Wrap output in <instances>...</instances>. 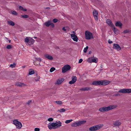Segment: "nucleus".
Instances as JSON below:
<instances>
[{
    "label": "nucleus",
    "mask_w": 131,
    "mask_h": 131,
    "mask_svg": "<svg viewBox=\"0 0 131 131\" xmlns=\"http://www.w3.org/2000/svg\"><path fill=\"white\" fill-rule=\"evenodd\" d=\"M95 20H97L98 19V15H96L93 16Z\"/></svg>",
    "instance_id": "nucleus-44"
},
{
    "label": "nucleus",
    "mask_w": 131,
    "mask_h": 131,
    "mask_svg": "<svg viewBox=\"0 0 131 131\" xmlns=\"http://www.w3.org/2000/svg\"><path fill=\"white\" fill-rule=\"evenodd\" d=\"M106 23L109 26L112 28L114 26L112 21L109 19H107L106 20Z\"/></svg>",
    "instance_id": "nucleus-14"
},
{
    "label": "nucleus",
    "mask_w": 131,
    "mask_h": 131,
    "mask_svg": "<svg viewBox=\"0 0 131 131\" xmlns=\"http://www.w3.org/2000/svg\"><path fill=\"white\" fill-rule=\"evenodd\" d=\"M77 78L76 76H73L72 78V80L75 82L77 80Z\"/></svg>",
    "instance_id": "nucleus-29"
},
{
    "label": "nucleus",
    "mask_w": 131,
    "mask_h": 131,
    "mask_svg": "<svg viewBox=\"0 0 131 131\" xmlns=\"http://www.w3.org/2000/svg\"><path fill=\"white\" fill-rule=\"evenodd\" d=\"M72 121V119L67 120L65 121V123L66 124H68L71 122Z\"/></svg>",
    "instance_id": "nucleus-43"
},
{
    "label": "nucleus",
    "mask_w": 131,
    "mask_h": 131,
    "mask_svg": "<svg viewBox=\"0 0 131 131\" xmlns=\"http://www.w3.org/2000/svg\"><path fill=\"white\" fill-rule=\"evenodd\" d=\"M45 57L50 60H52L53 59V57L48 54H46L45 55Z\"/></svg>",
    "instance_id": "nucleus-19"
},
{
    "label": "nucleus",
    "mask_w": 131,
    "mask_h": 131,
    "mask_svg": "<svg viewBox=\"0 0 131 131\" xmlns=\"http://www.w3.org/2000/svg\"><path fill=\"white\" fill-rule=\"evenodd\" d=\"M29 40H30L28 38V37H26L25 38V42L26 43V44L27 46H30V44L28 43V42L29 41Z\"/></svg>",
    "instance_id": "nucleus-21"
},
{
    "label": "nucleus",
    "mask_w": 131,
    "mask_h": 131,
    "mask_svg": "<svg viewBox=\"0 0 131 131\" xmlns=\"http://www.w3.org/2000/svg\"><path fill=\"white\" fill-rule=\"evenodd\" d=\"M93 16L98 15V11L96 10H94L93 11Z\"/></svg>",
    "instance_id": "nucleus-31"
},
{
    "label": "nucleus",
    "mask_w": 131,
    "mask_h": 131,
    "mask_svg": "<svg viewBox=\"0 0 131 131\" xmlns=\"http://www.w3.org/2000/svg\"><path fill=\"white\" fill-rule=\"evenodd\" d=\"M35 60H33V61H39L40 62L41 61V60L40 59V58H35Z\"/></svg>",
    "instance_id": "nucleus-39"
},
{
    "label": "nucleus",
    "mask_w": 131,
    "mask_h": 131,
    "mask_svg": "<svg viewBox=\"0 0 131 131\" xmlns=\"http://www.w3.org/2000/svg\"><path fill=\"white\" fill-rule=\"evenodd\" d=\"M40 129L39 128H36L35 129V131H39Z\"/></svg>",
    "instance_id": "nucleus-51"
},
{
    "label": "nucleus",
    "mask_w": 131,
    "mask_h": 131,
    "mask_svg": "<svg viewBox=\"0 0 131 131\" xmlns=\"http://www.w3.org/2000/svg\"><path fill=\"white\" fill-rule=\"evenodd\" d=\"M46 8L47 9H50V7H46Z\"/></svg>",
    "instance_id": "nucleus-60"
},
{
    "label": "nucleus",
    "mask_w": 131,
    "mask_h": 131,
    "mask_svg": "<svg viewBox=\"0 0 131 131\" xmlns=\"http://www.w3.org/2000/svg\"><path fill=\"white\" fill-rule=\"evenodd\" d=\"M129 32V30L128 29L124 30L123 31V33L124 34H126Z\"/></svg>",
    "instance_id": "nucleus-42"
},
{
    "label": "nucleus",
    "mask_w": 131,
    "mask_h": 131,
    "mask_svg": "<svg viewBox=\"0 0 131 131\" xmlns=\"http://www.w3.org/2000/svg\"><path fill=\"white\" fill-rule=\"evenodd\" d=\"M30 70L31 71H29V74L30 75L33 74L35 73L34 70L32 69H30Z\"/></svg>",
    "instance_id": "nucleus-28"
},
{
    "label": "nucleus",
    "mask_w": 131,
    "mask_h": 131,
    "mask_svg": "<svg viewBox=\"0 0 131 131\" xmlns=\"http://www.w3.org/2000/svg\"><path fill=\"white\" fill-rule=\"evenodd\" d=\"M8 23L9 25L14 26L15 25V23L13 21H8Z\"/></svg>",
    "instance_id": "nucleus-24"
},
{
    "label": "nucleus",
    "mask_w": 131,
    "mask_h": 131,
    "mask_svg": "<svg viewBox=\"0 0 131 131\" xmlns=\"http://www.w3.org/2000/svg\"><path fill=\"white\" fill-rule=\"evenodd\" d=\"M48 120L49 122H51L53 120V118H50L48 119Z\"/></svg>",
    "instance_id": "nucleus-46"
},
{
    "label": "nucleus",
    "mask_w": 131,
    "mask_h": 131,
    "mask_svg": "<svg viewBox=\"0 0 131 131\" xmlns=\"http://www.w3.org/2000/svg\"><path fill=\"white\" fill-rule=\"evenodd\" d=\"M85 39L88 40L90 39L93 38L92 33L87 31H85Z\"/></svg>",
    "instance_id": "nucleus-3"
},
{
    "label": "nucleus",
    "mask_w": 131,
    "mask_h": 131,
    "mask_svg": "<svg viewBox=\"0 0 131 131\" xmlns=\"http://www.w3.org/2000/svg\"><path fill=\"white\" fill-rule=\"evenodd\" d=\"M19 9L20 10H22L24 12L25 11V8H24L23 7L21 6L19 7Z\"/></svg>",
    "instance_id": "nucleus-40"
},
{
    "label": "nucleus",
    "mask_w": 131,
    "mask_h": 131,
    "mask_svg": "<svg viewBox=\"0 0 131 131\" xmlns=\"http://www.w3.org/2000/svg\"><path fill=\"white\" fill-rule=\"evenodd\" d=\"M29 42H28V43L29 44H30V45H32L35 41L33 39L31 38L29 40Z\"/></svg>",
    "instance_id": "nucleus-25"
},
{
    "label": "nucleus",
    "mask_w": 131,
    "mask_h": 131,
    "mask_svg": "<svg viewBox=\"0 0 131 131\" xmlns=\"http://www.w3.org/2000/svg\"><path fill=\"white\" fill-rule=\"evenodd\" d=\"M121 95L119 94V93H118L117 94H114L113 96H120Z\"/></svg>",
    "instance_id": "nucleus-54"
},
{
    "label": "nucleus",
    "mask_w": 131,
    "mask_h": 131,
    "mask_svg": "<svg viewBox=\"0 0 131 131\" xmlns=\"http://www.w3.org/2000/svg\"><path fill=\"white\" fill-rule=\"evenodd\" d=\"M65 27H63L62 28V29L64 31L66 32V29L65 28Z\"/></svg>",
    "instance_id": "nucleus-55"
},
{
    "label": "nucleus",
    "mask_w": 131,
    "mask_h": 131,
    "mask_svg": "<svg viewBox=\"0 0 131 131\" xmlns=\"http://www.w3.org/2000/svg\"><path fill=\"white\" fill-rule=\"evenodd\" d=\"M71 126L73 127H76L77 126H79L78 122L73 123L71 125Z\"/></svg>",
    "instance_id": "nucleus-23"
},
{
    "label": "nucleus",
    "mask_w": 131,
    "mask_h": 131,
    "mask_svg": "<svg viewBox=\"0 0 131 131\" xmlns=\"http://www.w3.org/2000/svg\"><path fill=\"white\" fill-rule=\"evenodd\" d=\"M60 80L61 81L62 83L63 81H64V78H62L60 79Z\"/></svg>",
    "instance_id": "nucleus-53"
},
{
    "label": "nucleus",
    "mask_w": 131,
    "mask_h": 131,
    "mask_svg": "<svg viewBox=\"0 0 131 131\" xmlns=\"http://www.w3.org/2000/svg\"><path fill=\"white\" fill-rule=\"evenodd\" d=\"M115 26L117 27H119L120 28H122V27L123 25V24L119 21H118L116 22L115 23Z\"/></svg>",
    "instance_id": "nucleus-15"
},
{
    "label": "nucleus",
    "mask_w": 131,
    "mask_h": 131,
    "mask_svg": "<svg viewBox=\"0 0 131 131\" xmlns=\"http://www.w3.org/2000/svg\"><path fill=\"white\" fill-rule=\"evenodd\" d=\"M72 32L73 33V34H75V32H74V31H73Z\"/></svg>",
    "instance_id": "nucleus-63"
},
{
    "label": "nucleus",
    "mask_w": 131,
    "mask_h": 131,
    "mask_svg": "<svg viewBox=\"0 0 131 131\" xmlns=\"http://www.w3.org/2000/svg\"><path fill=\"white\" fill-rule=\"evenodd\" d=\"M25 11L26 12H25V14H27L28 15H30L31 13V11L30 10H28L27 11V9L25 8Z\"/></svg>",
    "instance_id": "nucleus-27"
},
{
    "label": "nucleus",
    "mask_w": 131,
    "mask_h": 131,
    "mask_svg": "<svg viewBox=\"0 0 131 131\" xmlns=\"http://www.w3.org/2000/svg\"><path fill=\"white\" fill-rule=\"evenodd\" d=\"M58 21V19L57 18H54L53 20V22L54 23H57Z\"/></svg>",
    "instance_id": "nucleus-45"
},
{
    "label": "nucleus",
    "mask_w": 131,
    "mask_h": 131,
    "mask_svg": "<svg viewBox=\"0 0 131 131\" xmlns=\"http://www.w3.org/2000/svg\"><path fill=\"white\" fill-rule=\"evenodd\" d=\"M83 61V60L82 59H79V63H81L82 61Z\"/></svg>",
    "instance_id": "nucleus-52"
},
{
    "label": "nucleus",
    "mask_w": 131,
    "mask_h": 131,
    "mask_svg": "<svg viewBox=\"0 0 131 131\" xmlns=\"http://www.w3.org/2000/svg\"><path fill=\"white\" fill-rule=\"evenodd\" d=\"M113 49L117 50L118 51L120 50L121 49V48L119 45L118 44H114L113 45Z\"/></svg>",
    "instance_id": "nucleus-12"
},
{
    "label": "nucleus",
    "mask_w": 131,
    "mask_h": 131,
    "mask_svg": "<svg viewBox=\"0 0 131 131\" xmlns=\"http://www.w3.org/2000/svg\"><path fill=\"white\" fill-rule=\"evenodd\" d=\"M110 82V81L106 80H101V85H108Z\"/></svg>",
    "instance_id": "nucleus-13"
},
{
    "label": "nucleus",
    "mask_w": 131,
    "mask_h": 131,
    "mask_svg": "<svg viewBox=\"0 0 131 131\" xmlns=\"http://www.w3.org/2000/svg\"><path fill=\"white\" fill-rule=\"evenodd\" d=\"M98 58L94 56L89 58L88 59V61L89 63L94 62L96 63L98 61Z\"/></svg>",
    "instance_id": "nucleus-9"
},
{
    "label": "nucleus",
    "mask_w": 131,
    "mask_h": 131,
    "mask_svg": "<svg viewBox=\"0 0 131 131\" xmlns=\"http://www.w3.org/2000/svg\"><path fill=\"white\" fill-rule=\"evenodd\" d=\"M16 66V64L15 63H14L13 64H11L10 65L9 67H10L13 68L15 67Z\"/></svg>",
    "instance_id": "nucleus-33"
},
{
    "label": "nucleus",
    "mask_w": 131,
    "mask_h": 131,
    "mask_svg": "<svg viewBox=\"0 0 131 131\" xmlns=\"http://www.w3.org/2000/svg\"><path fill=\"white\" fill-rule=\"evenodd\" d=\"M9 42L10 43L11 42V40H9Z\"/></svg>",
    "instance_id": "nucleus-64"
},
{
    "label": "nucleus",
    "mask_w": 131,
    "mask_h": 131,
    "mask_svg": "<svg viewBox=\"0 0 131 131\" xmlns=\"http://www.w3.org/2000/svg\"><path fill=\"white\" fill-rule=\"evenodd\" d=\"M31 101H32L31 100H29L26 103V104L29 105L30 104V103H31Z\"/></svg>",
    "instance_id": "nucleus-47"
},
{
    "label": "nucleus",
    "mask_w": 131,
    "mask_h": 131,
    "mask_svg": "<svg viewBox=\"0 0 131 131\" xmlns=\"http://www.w3.org/2000/svg\"><path fill=\"white\" fill-rule=\"evenodd\" d=\"M13 124L15 125L17 128L20 129L22 127V125L21 123L18 121V119H15L13 121Z\"/></svg>",
    "instance_id": "nucleus-4"
},
{
    "label": "nucleus",
    "mask_w": 131,
    "mask_h": 131,
    "mask_svg": "<svg viewBox=\"0 0 131 131\" xmlns=\"http://www.w3.org/2000/svg\"><path fill=\"white\" fill-rule=\"evenodd\" d=\"M113 28V30L114 33L116 35H118L119 33V30L117 28H115L114 26Z\"/></svg>",
    "instance_id": "nucleus-18"
},
{
    "label": "nucleus",
    "mask_w": 131,
    "mask_h": 131,
    "mask_svg": "<svg viewBox=\"0 0 131 131\" xmlns=\"http://www.w3.org/2000/svg\"><path fill=\"white\" fill-rule=\"evenodd\" d=\"M58 122H57V121H56V122L55 123H58V125H59V123Z\"/></svg>",
    "instance_id": "nucleus-62"
},
{
    "label": "nucleus",
    "mask_w": 131,
    "mask_h": 131,
    "mask_svg": "<svg viewBox=\"0 0 131 131\" xmlns=\"http://www.w3.org/2000/svg\"><path fill=\"white\" fill-rule=\"evenodd\" d=\"M118 93H131V89H123L120 90Z\"/></svg>",
    "instance_id": "nucleus-8"
},
{
    "label": "nucleus",
    "mask_w": 131,
    "mask_h": 131,
    "mask_svg": "<svg viewBox=\"0 0 131 131\" xmlns=\"http://www.w3.org/2000/svg\"><path fill=\"white\" fill-rule=\"evenodd\" d=\"M50 25H51V26H52V28H53L54 27V25L53 23H51H51H50Z\"/></svg>",
    "instance_id": "nucleus-50"
},
{
    "label": "nucleus",
    "mask_w": 131,
    "mask_h": 131,
    "mask_svg": "<svg viewBox=\"0 0 131 131\" xmlns=\"http://www.w3.org/2000/svg\"><path fill=\"white\" fill-rule=\"evenodd\" d=\"M13 46L12 45H7L6 47V48L8 49H10L12 48Z\"/></svg>",
    "instance_id": "nucleus-37"
},
{
    "label": "nucleus",
    "mask_w": 131,
    "mask_h": 131,
    "mask_svg": "<svg viewBox=\"0 0 131 131\" xmlns=\"http://www.w3.org/2000/svg\"><path fill=\"white\" fill-rule=\"evenodd\" d=\"M21 48H24V46L23 45H22V46H21Z\"/></svg>",
    "instance_id": "nucleus-61"
},
{
    "label": "nucleus",
    "mask_w": 131,
    "mask_h": 131,
    "mask_svg": "<svg viewBox=\"0 0 131 131\" xmlns=\"http://www.w3.org/2000/svg\"><path fill=\"white\" fill-rule=\"evenodd\" d=\"M39 77H39V78L37 80V79H35V81H39V80L40 79Z\"/></svg>",
    "instance_id": "nucleus-57"
},
{
    "label": "nucleus",
    "mask_w": 131,
    "mask_h": 131,
    "mask_svg": "<svg viewBox=\"0 0 131 131\" xmlns=\"http://www.w3.org/2000/svg\"><path fill=\"white\" fill-rule=\"evenodd\" d=\"M21 16L22 17H23V18H25V14L22 15H21Z\"/></svg>",
    "instance_id": "nucleus-58"
},
{
    "label": "nucleus",
    "mask_w": 131,
    "mask_h": 131,
    "mask_svg": "<svg viewBox=\"0 0 131 131\" xmlns=\"http://www.w3.org/2000/svg\"><path fill=\"white\" fill-rule=\"evenodd\" d=\"M12 13L13 14L15 15H17V12L15 11H13L12 12Z\"/></svg>",
    "instance_id": "nucleus-49"
},
{
    "label": "nucleus",
    "mask_w": 131,
    "mask_h": 131,
    "mask_svg": "<svg viewBox=\"0 0 131 131\" xmlns=\"http://www.w3.org/2000/svg\"><path fill=\"white\" fill-rule=\"evenodd\" d=\"M51 22V20H49L47 21L44 24L47 27H48L50 25Z\"/></svg>",
    "instance_id": "nucleus-20"
},
{
    "label": "nucleus",
    "mask_w": 131,
    "mask_h": 131,
    "mask_svg": "<svg viewBox=\"0 0 131 131\" xmlns=\"http://www.w3.org/2000/svg\"><path fill=\"white\" fill-rule=\"evenodd\" d=\"M29 15H25V18H28V19L30 20H31V17H29Z\"/></svg>",
    "instance_id": "nucleus-41"
},
{
    "label": "nucleus",
    "mask_w": 131,
    "mask_h": 131,
    "mask_svg": "<svg viewBox=\"0 0 131 131\" xmlns=\"http://www.w3.org/2000/svg\"><path fill=\"white\" fill-rule=\"evenodd\" d=\"M71 38H72L74 41L76 42L78 41V38L77 36L75 35L74 34H71Z\"/></svg>",
    "instance_id": "nucleus-11"
},
{
    "label": "nucleus",
    "mask_w": 131,
    "mask_h": 131,
    "mask_svg": "<svg viewBox=\"0 0 131 131\" xmlns=\"http://www.w3.org/2000/svg\"><path fill=\"white\" fill-rule=\"evenodd\" d=\"M108 43L109 44H111L113 43V42L110 41V40H109L108 41Z\"/></svg>",
    "instance_id": "nucleus-56"
},
{
    "label": "nucleus",
    "mask_w": 131,
    "mask_h": 131,
    "mask_svg": "<svg viewBox=\"0 0 131 131\" xmlns=\"http://www.w3.org/2000/svg\"><path fill=\"white\" fill-rule=\"evenodd\" d=\"M56 70L55 68L54 67H52L51 68L50 70V71L51 72H53V71H54Z\"/></svg>",
    "instance_id": "nucleus-36"
},
{
    "label": "nucleus",
    "mask_w": 131,
    "mask_h": 131,
    "mask_svg": "<svg viewBox=\"0 0 131 131\" xmlns=\"http://www.w3.org/2000/svg\"><path fill=\"white\" fill-rule=\"evenodd\" d=\"M117 107V105H110L107 107L104 106L100 108L99 109V110L101 112H105L109 111L110 110L114 109Z\"/></svg>",
    "instance_id": "nucleus-1"
},
{
    "label": "nucleus",
    "mask_w": 131,
    "mask_h": 131,
    "mask_svg": "<svg viewBox=\"0 0 131 131\" xmlns=\"http://www.w3.org/2000/svg\"><path fill=\"white\" fill-rule=\"evenodd\" d=\"M103 126V125H97L90 127L89 129L91 131H96L100 129Z\"/></svg>",
    "instance_id": "nucleus-5"
},
{
    "label": "nucleus",
    "mask_w": 131,
    "mask_h": 131,
    "mask_svg": "<svg viewBox=\"0 0 131 131\" xmlns=\"http://www.w3.org/2000/svg\"><path fill=\"white\" fill-rule=\"evenodd\" d=\"M61 83L60 79H58L57 81V82L56 83V84H60Z\"/></svg>",
    "instance_id": "nucleus-38"
},
{
    "label": "nucleus",
    "mask_w": 131,
    "mask_h": 131,
    "mask_svg": "<svg viewBox=\"0 0 131 131\" xmlns=\"http://www.w3.org/2000/svg\"><path fill=\"white\" fill-rule=\"evenodd\" d=\"M55 102H56L57 104L61 105L62 104V102L61 101H55Z\"/></svg>",
    "instance_id": "nucleus-35"
},
{
    "label": "nucleus",
    "mask_w": 131,
    "mask_h": 131,
    "mask_svg": "<svg viewBox=\"0 0 131 131\" xmlns=\"http://www.w3.org/2000/svg\"><path fill=\"white\" fill-rule=\"evenodd\" d=\"M71 67L69 64L64 65L62 68V72L63 73H65L67 71L69 70L71 68Z\"/></svg>",
    "instance_id": "nucleus-7"
},
{
    "label": "nucleus",
    "mask_w": 131,
    "mask_h": 131,
    "mask_svg": "<svg viewBox=\"0 0 131 131\" xmlns=\"http://www.w3.org/2000/svg\"><path fill=\"white\" fill-rule=\"evenodd\" d=\"M15 85L21 87L23 86H24V84L23 83L18 82Z\"/></svg>",
    "instance_id": "nucleus-22"
},
{
    "label": "nucleus",
    "mask_w": 131,
    "mask_h": 131,
    "mask_svg": "<svg viewBox=\"0 0 131 131\" xmlns=\"http://www.w3.org/2000/svg\"><path fill=\"white\" fill-rule=\"evenodd\" d=\"M92 52L91 51H90L89 52L88 54H90Z\"/></svg>",
    "instance_id": "nucleus-59"
},
{
    "label": "nucleus",
    "mask_w": 131,
    "mask_h": 131,
    "mask_svg": "<svg viewBox=\"0 0 131 131\" xmlns=\"http://www.w3.org/2000/svg\"><path fill=\"white\" fill-rule=\"evenodd\" d=\"M92 84L95 86L101 85V80L93 81L92 82Z\"/></svg>",
    "instance_id": "nucleus-10"
},
{
    "label": "nucleus",
    "mask_w": 131,
    "mask_h": 131,
    "mask_svg": "<svg viewBox=\"0 0 131 131\" xmlns=\"http://www.w3.org/2000/svg\"><path fill=\"white\" fill-rule=\"evenodd\" d=\"M66 110L64 108H62L60 109V110H59L58 111H59L60 112H64L66 111Z\"/></svg>",
    "instance_id": "nucleus-34"
},
{
    "label": "nucleus",
    "mask_w": 131,
    "mask_h": 131,
    "mask_svg": "<svg viewBox=\"0 0 131 131\" xmlns=\"http://www.w3.org/2000/svg\"><path fill=\"white\" fill-rule=\"evenodd\" d=\"M72 6L74 8L76 7L77 6V5L76 3L74 2H72Z\"/></svg>",
    "instance_id": "nucleus-30"
},
{
    "label": "nucleus",
    "mask_w": 131,
    "mask_h": 131,
    "mask_svg": "<svg viewBox=\"0 0 131 131\" xmlns=\"http://www.w3.org/2000/svg\"><path fill=\"white\" fill-rule=\"evenodd\" d=\"M92 89L91 88L89 87H86L84 88H82L80 89V90L81 91H88L89 90H90L91 89Z\"/></svg>",
    "instance_id": "nucleus-16"
},
{
    "label": "nucleus",
    "mask_w": 131,
    "mask_h": 131,
    "mask_svg": "<svg viewBox=\"0 0 131 131\" xmlns=\"http://www.w3.org/2000/svg\"><path fill=\"white\" fill-rule=\"evenodd\" d=\"M1 74L3 77L4 78H10V73L7 71H4L1 72Z\"/></svg>",
    "instance_id": "nucleus-6"
},
{
    "label": "nucleus",
    "mask_w": 131,
    "mask_h": 131,
    "mask_svg": "<svg viewBox=\"0 0 131 131\" xmlns=\"http://www.w3.org/2000/svg\"><path fill=\"white\" fill-rule=\"evenodd\" d=\"M59 125L56 123H53L51 124L50 125H49L48 126V128L49 129H51L52 128L56 129V128L59 127L61 126V123L60 121H59L58 122Z\"/></svg>",
    "instance_id": "nucleus-2"
},
{
    "label": "nucleus",
    "mask_w": 131,
    "mask_h": 131,
    "mask_svg": "<svg viewBox=\"0 0 131 131\" xmlns=\"http://www.w3.org/2000/svg\"><path fill=\"white\" fill-rule=\"evenodd\" d=\"M89 47L88 46H86V47L83 50V52H84L86 53Z\"/></svg>",
    "instance_id": "nucleus-32"
},
{
    "label": "nucleus",
    "mask_w": 131,
    "mask_h": 131,
    "mask_svg": "<svg viewBox=\"0 0 131 131\" xmlns=\"http://www.w3.org/2000/svg\"><path fill=\"white\" fill-rule=\"evenodd\" d=\"M86 121L85 120H83L78 122L79 126H81L83 124L85 123Z\"/></svg>",
    "instance_id": "nucleus-17"
},
{
    "label": "nucleus",
    "mask_w": 131,
    "mask_h": 131,
    "mask_svg": "<svg viewBox=\"0 0 131 131\" xmlns=\"http://www.w3.org/2000/svg\"><path fill=\"white\" fill-rule=\"evenodd\" d=\"M121 123L119 122L116 121L115 123H114V125L116 126H118L121 125Z\"/></svg>",
    "instance_id": "nucleus-26"
},
{
    "label": "nucleus",
    "mask_w": 131,
    "mask_h": 131,
    "mask_svg": "<svg viewBox=\"0 0 131 131\" xmlns=\"http://www.w3.org/2000/svg\"><path fill=\"white\" fill-rule=\"evenodd\" d=\"M75 83V82L73 81V80H72L71 81H70L69 82V84H72L73 83Z\"/></svg>",
    "instance_id": "nucleus-48"
}]
</instances>
